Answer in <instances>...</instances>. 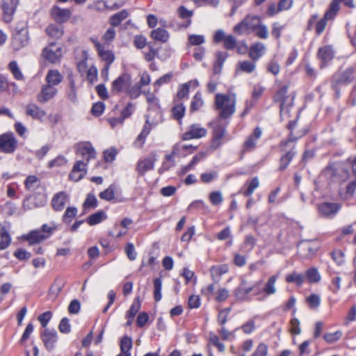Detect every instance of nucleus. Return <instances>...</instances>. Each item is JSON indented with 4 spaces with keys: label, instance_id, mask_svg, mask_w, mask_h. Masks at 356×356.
I'll return each mask as SVG.
<instances>
[{
    "label": "nucleus",
    "instance_id": "obj_50",
    "mask_svg": "<svg viewBox=\"0 0 356 356\" xmlns=\"http://www.w3.org/2000/svg\"><path fill=\"white\" fill-rule=\"evenodd\" d=\"M140 300L139 297H136L132 305H131L129 311L127 312L126 316L135 317L136 314L138 312L140 309Z\"/></svg>",
    "mask_w": 356,
    "mask_h": 356
},
{
    "label": "nucleus",
    "instance_id": "obj_35",
    "mask_svg": "<svg viewBox=\"0 0 356 356\" xmlns=\"http://www.w3.org/2000/svg\"><path fill=\"white\" fill-rule=\"evenodd\" d=\"M333 180L334 181H344L349 177V172L342 166H339L333 170Z\"/></svg>",
    "mask_w": 356,
    "mask_h": 356
},
{
    "label": "nucleus",
    "instance_id": "obj_43",
    "mask_svg": "<svg viewBox=\"0 0 356 356\" xmlns=\"http://www.w3.org/2000/svg\"><path fill=\"white\" fill-rule=\"evenodd\" d=\"M47 33L54 38H60L63 35V30L61 26L51 24L46 29Z\"/></svg>",
    "mask_w": 356,
    "mask_h": 356
},
{
    "label": "nucleus",
    "instance_id": "obj_48",
    "mask_svg": "<svg viewBox=\"0 0 356 356\" xmlns=\"http://www.w3.org/2000/svg\"><path fill=\"white\" fill-rule=\"evenodd\" d=\"M306 277L309 282L316 283L321 280V275L316 268H312L307 270Z\"/></svg>",
    "mask_w": 356,
    "mask_h": 356
},
{
    "label": "nucleus",
    "instance_id": "obj_16",
    "mask_svg": "<svg viewBox=\"0 0 356 356\" xmlns=\"http://www.w3.org/2000/svg\"><path fill=\"white\" fill-rule=\"evenodd\" d=\"M95 47L98 52L99 56L106 62V65H111L115 60V55L113 52L108 50L106 47L99 42L98 41H94Z\"/></svg>",
    "mask_w": 356,
    "mask_h": 356
},
{
    "label": "nucleus",
    "instance_id": "obj_4",
    "mask_svg": "<svg viewBox=\"0 0 356 356\" xmlns=\"http://www.w3.org/2000/svg\"><path fill=\"white\" fill-rule=\"evenodd\" d=\"M18 141L12 132L0 136V150L6 154H13L17 148Z\"/></svg>",
    "mask_w": 356,
    "mask_h": 356
},
{
    "label": "nucleus",
    "instance_id": "obj_27",
    "mask_svg": "<svg viewBox=\"0 0 356 356\" xmlns=\"http://www.w3.org/2000/svg\"><path fill=\"white\" fill-rule=\"evenodd\" d=\"M25 240L29 242V245L39 243L49 237L42 234L40 230H33L29 232L27 235L23 236Z\"/></svg>",
    "mask_w": 356,
    "mask_h": 356
},
{
    "label": "nucleus",
    "instance_id": "obj_51",
    "mask_svg": "<svg viewBox=\"0 0 356 356\" xmlns=\"http://www.w3.org/2000/svg\"><path fill=\"white\" fill-rule=\"evenodd\" d=\"M162 281L160 277H157L154 280V298L156 301H160L161 296Z\"/></svg>",
    "mask_w": 356,
    "mask_h": 356
},
{
    "label": "nucleus",
    "instance_id": "obj_47",
    "mask_svg": "<svg viewBox=\"0 0 356 356\" xmlns=\"http://www.w3.org/2000/svg\"><path fill=\"white\" fill-rule=\"evenodd\" d=\"M277 279V275H273L268 279L266 284L264 288V291L267 295H272L276 292L275 282Z\"/></svg>",
    "mask_w": 356,
    "mask_h": 356
},
{
    "label": "nucleus",
    "instance_id": "obj_12",
    "mask_svg": "<svg viewBox=\"0 0 356 356\" xmlns=\"http://www.w3.org/2000/svg\"><path fill=\"white\" fill-rule=\"evenodd\" d=\"M58 90L50 85L44 84L42 86L40 92L37 95V100L40 104H46L52 99L57 94Z\"/></svg>",
    "mask_w": 356,
    "mask_h": 356
},
{
    "label": "nucleus",
    "instance_id": "obj_23",
    "mask_svg": "<svg viewBox=\"0 0 356 356\" xmlns=\"http://www.w3.org/2000/svg\"><path fill=\"white\" fill-rule=\"evenodd\" d=\"M26 114L35 120H42L46 112L35 104H29L26 107Z\"/></svg>",
    "mask_w": 356,
    "mask_h": 356
},
{
    "label": "nucleus",
    "instance_id": "obj_46",
    "mask_svg": "<svg viewBox=\"0 0 356 356\" xmlns=\"http://www.w3.org/2000/svg\"><path fill=\"white\" fill-rule=\"evenodd\" d=\"M186 108L182 103L175 105L172 108V114L173 118L180 122L185 114Z\"/></svg>",
    "mask_w": 356,
    "mask_h": 356
},
{
    "label": "nucleus",
    "instance_id": "obj_21",
    "mask_svg": "<svg viewBox=\"0 0 356 356\" xmlns=\"http://www.w3.org/2000/svg\"><path fill=\"white\" fill-rule=\"evenodd\" d=\"M298 252L304 258L313 256L318 250V247L314 245L310 241H302L298 246Z\"/></svg>",
    "mask_w": 356,
    "mask_h": 356
},
{
    "label": "nucleus",
    "instance_id": "obj_41",
    "mask_svg": "<svg viewBox=\"0 0 356 356\" xmlns=\"http://www.w3.org/2000/svg\"><path fill=\"white\" fill-rule=\"evenodd\" d=\"M178 14L181 19H186V22L182 26L188 27L191 23L190 18L193 15V12L182 6L178 8Z\"/></svg>",
    "mask_w": 356,
    "mask_h": 356
},
{
    "label": "nucleus",
    "instance_id": "obj_61",
    "mask_svg": "<svg viewBox=\"0 0 356 356\" xmlns=\"http://www.w3.org/2000/svg\"><path fill=\"white\" fill-rule=\"evenodd\" d=\"M188 42L191 45L199 46L205 42V38L202 35H189Z\"/></svg>",
    "mask_w": 356,
    "mask_h": 356
},
{
    "label": "nucleus",
    "instance_id": "obj_20",
    "mask_svg": "<svg viewBox=\"0 0 356 356\" xmlns=\"http://www.w3.org/2000/svg\"><path fill=\"white\" fill-rule=\"evenodd\" d=\"M86 165L87 164L82 161H76L70 173V179L74 181L81 180L86 174Z\"/></svg>",
    "mask_w": 356,
    "mask_h": 356
},
{
    "label": "nucleus",
    "instance_id": "obj_22",
    "mask_svg": "<svg viewBox=\"0 0 356 356\" xmlns=\"http://www.w3.org/2000/svg\"><path fill=\"white\" fill-rule=\"evenodd\" d=\"M225 133L226 128L225 126L218 124L213 127L211 143V147L213 149H217L222 145V139L225 136Z\"/></svg>",
    "mask_w": 356,
    "mask_h": 356
},
{
    "label": "nucleus",
    "instance_id": "obj_9",
    "mask_svg": "<svg viewBox=\"0 0 356 356\" xmlns=\"http://www.w3.org/2000/svg\"><path fill=\"white\" fill-rule=\"evenodd\" d=\"M76 152L88 162L96 156V152L90 142H82L75 145Z\"/></svg>",
    "mask_w": 356,
    "mask_h": 356
},
{
    "label": "nucleus",
    "instance_id": "obj_54",
    "mask_svg": "<svg viewBox=\"0 0 356 356\" xmlns=\"http://www.w3.org/2000/svg\"><path fill=\"white\" fill-rule=\"evenodd\" d=\"M132 347V340L129 337H124L120 341V351L130 353Z\"/></svg>",
    "mask_w": 356,
    "mask_h": 356
},
{
    "label": "nucleus",
    "instance_id": "obj_63",
    "mask_svg": "<svg viewBox=\"0 0 356 356\" xmlns=\"http://www.w3.org/2000/svg\"><path fill=\"white\" fill-rule=\"evenodd\" d=\"M87 81L93 83L97 80V69L95 65H92L87 71Z\"/></svg>",
    "mask_w": 356,
    "mask_h": 356
},
{
    "label": "nucleus",
    "instance_id": "obj_34",
    "mask_svg": "<svg viewBox=\"0 0 356 356\" xmlns=\"http://www.w3.org/2000/svg\"><path fill=\"white\" fill-rule=\"evenodd\" d=\"M129 17V13L126 10H122L120 12L113 15L109 18V24L113 26H118L120 23Z\"/></svg>",
    "mask_w": 356,
    "mask_h": 356
},
{
    "label": "nucleus",
    "instance_id": "obj_36",
    "mask_svg": "<svg viewBox=\"0 0 356 356\" xmlns=\"http://www.w3.org/2000/svg\"><path fill=\"white\" fill-rule=\"evenodd\" d=\"M40 179L35 175L28 176L24 181V186L27 191H33L40 186Z\"/></svg>",
    "mask_w": 356,
    "mask_h": 356
},
{
    "label": "nucleus",
    "instance_id": "obj_62",
    "mask_svg": "<svg viewBox=\"0 0 356 356\" xmlns=\"http://www.w3.org/2000/svg\"><path fill=\"white\" fill-rule=\"evenodd\" d=\"M144 95L146 96L147 102L151 108H159V99L153 94L150 92H144Z\"/></svg>",
    "mask_w": 356,
    "mask_h": 356
},
{
    "label": "nucleus",
    "instance_id": "obj_8",
    "mask_svg": "<svg viewBox=\"0 0 356 356\" xmlns=\"http://www.w3.org/2000/svg\"><path fill=\"white\" fill-rule=\"evenodd\" d=\"M42 56L51 63H57L62 56L61 47L51 42L49 47L44 49Z\"/></svg>",
    "mask_w": 356,
    "mask_h": 356
},
{
    "label": "nucleus",
    "instance_id": "obj_53",
    "mask_svg": "<svg viewBox=\"0 0 356 356\" xmlns=\"http://www.w3.org/2000/svg\"><path fill=\"white\" fill-rule=\"evenodd\" d=\"M9 70L17 80H22L24 76L21 72L16 61H11L9 63Z\"/></svg>",
    "mask_w": 356,
    "mask_h": 356
},
{
    "label": "nucleus",
    "instance_id": "obj_49",
    "mask_svg": "<svg viewBox=\"0 0 356 356\" xmlns=\"http://www.w3.org/2000/svg\"><path fill=\"white\" fill-rule=\"evenodd\" d=\"M115 187L114 185H111L104 191L101 192L99 195V197L102 200L111 201L114 199Z\"/></svg>",
    "mask_w": 356,
    "mask_h": 356
},
{
    "label": "nucleus",
    "instance_id": "obj_24",
    "mask_svg": "<svg viewBox=\"0 0 356 356\" xmlns=\"http://www.w3.org/2000/svg\"><path fill=\"white\" fill-rule=\"evenodd\" d=\"M288 88V85L281 86L274 96L275 101L280 104L281 111L283 110L285 105L289 106L291 104V103H286L289 98V96H287Z\"/></svg>",
    "mask_w": 356,
    "mask_h": 356
},
{
    "label": "nucleus",
    "instance_id": "obj_19",
    "mask_svg": "<svg viewBox=\"0 0 356 356\" xmlns=\"http://www.w3.org/2000/svg\"><path fill=\"white\" fill-rule=\"evenodd\" d=\"M262 131L259 127L254 129L252 134L248 136L244 142L243 152H250L255 149L257 140L261 138Z\"/></svg>",
    "mask_w": 356,
    "mask_h": 356
},
{
    "label": "nucleus",
    "instance_id": "obj_56",
    "mask_svg": "<svg viewBox=\"0 0 356 356\" xmlns=\"http://www.w3.org/2000/svg\"><path fill=\"white\" fill-rule=\"evenodd\" d=\"M238 42L235 37L228 35L223 43L224 48L227 50H233L236 48Z\"/></svg>",
    "mask_w": 356,
    "mask_h": 356
},
{
    "label": "nucleus",
    "instance_id": "obj_59",
    "mask_svg": "<svg viewBox=\"0 0 356 356\" xmlns=\"http://www.w3.org/2000/svg\"><path fill=\"white\" fill-rule=\"evenodd\" d=\"M342 336V333L340 331H337L332 333H326L324 334L323 338L327 343H332L338 341Z\"/></svg>",
    "mask_w": 356,
    "mask_h": 356
},
{
    "label": "nucleus",
    "instance_id": "obj_44",
    "mask_svg": "<svg viewBox=\"0 0 356 356\" xmlns=\"http://www.w3.org/2000/svg\"><path fill=\"white\" fill-rule=\"evenodd\" d=\"M203 104L204 101L202 98V95L200 92H197L192 99L190 110L191 112L196 111L199 110Z\"/></svg>",
    "mask_w": 356,
    "mask_h": 356
},
{
    "label": "nucleus",
    "instance_id": "obj_17",
    "mask_svg": "<svg viewBox=\"0 0 356 356\" xmlns=\"http://www.w3.org/2000/svg\"><path fill=\"white\" fill-rule=\"evenodd\" d=\"M280 148L282 154L280 159V166L278 170L280 171H283L288 167V165L291 163V160L296 154V151L295 149L294 145L292 147H291L289 150H287L286 147Z\"/></svg>",
    "mask_w": 356,
    "mask_h": 356
},
{
    "label": "nucleus",
    "instance_id": "obj_10",
    "mask_svg": "<svg viewBox=\"0 0 356 356\" xmlns=\"http://www.w3.org/2000/svg\"><path fill=\"white\" fill-rule=\"evenodd\" d=\"M318 58L321 60L320 67L324 68L334 57V51L330 45L320 47L317 53Z\"/></svg>",
    "mask_w": 356,
    "mask_h": 356
},
{
    "label": "nucleus",
    "instance_id": "obj_38",
    "mask_svg": "<svg viewBox=\"0 0 356 356\" xmlns=\"http://www.w3.org/2000/svg\"><path fill=\"white\" fill-rule=\"evenodd\" d=\"M307 130L305 129L301 131L300 134L295 135L293 131H291L288 136V138L280 142V147L286 148L290 143L297 141L299 138L305 136L307 134Z\"/></svg>",
    "mask_w": 356,
    "mask_h": 356
},
{
    "label": "nucleus",
    "instance_id": "obj_18",
    "mask_svg": "<svg viewBox=\"0 0 356 356\" xmlns=\"http://www.w3.org/2000/svg\"><path fill=\"white\" fill-rule=\"evenodd\" d=\"M71 15L72 11L69 8H61L57 6H54L51 10V17L58 23L67 22L70 18Z\"/></svg>",
    "mask_w": 356,
    "mask_h": 356
},
{
    "label": "nucleus",
    "instance_id": "obj_32",
    "mask_svg": "<svg viewBox=\"0 0 356 356\" xmlns=\"http://www.w3.org/2000/svg\"><path fill=\"white\" fill-rule=\"evenodd\" d=\"M0 250L6 249L11 243L12 239L5 226H1L0 229Z\"/></svg>",
    "mask_w": 356,
    "mask_h": 356
},
{
    "label": "nucleus",
    "instance_id": "obj_15",
    "mask_svg": "<svg viewBox=\"0 0 356 356\" xmlns=\"http://www.w3.org/2000/svg\"><path fill=\"white\" fill-rule=\"evenodd\" d=\"M70 201V196L64 191L56 193L51 200V207L55 211H61Z\"/></svg>",
    "mask_w": 356,
    "mask_h": 356
},
{
    "label": "nucleus",
    "instance_id": "obj_33",
    "mask_svg": "<svg viewBox=\"0 0 356 356\" xmlns=\"http://www.w3.org/2000/svg\"><path fill=\"white\" fill-rule=\"evenodd\" d=\"M150 36L155 40L166 42L169 39L170 35L165 29L158 28L152 31Z\"/></svg>",
    "mask_w": 356,
    "mask_h": 356
},
{
    "label": "nucleus",
    "instance_id": "obj_5",
    "mask_svg": "<svg viewBox=\"0 0 356 356\" xmlns=\"http://www.w3.org/2000/svg\"><path fill=\"white\" fill-rule=\"evenodd\" d=\"M341 204L336 202H323L318 205L319 214L324 218H333L341 209Z\"/></svg>",
    "mask_w": 356,
    "mask_h": 356
},
{
    "label": "nucleus",
    "instance_id": "obj_58",
    "mask_svg": "<svg viewBox=\"0 0 356 356\" xmlns=\"http://www.w3.org/2000/svg\"><path fill=\"white\" fill-rule=\"evenodd\" d=\"M331 281L333 284V287H330V290L334 293H337L341 289V279L339 276L334 275V273H330Z\"/></svg>",
    "mask_w": 356,
    "mask_h": 356
},
{
    "label": "nucleus",
    "instance_id": "obj_42",
    "mask_svg": "<svg viewBox=\"0 0 356 356\" xmlns=\"http://www.w3.org/2000/svg\"><path fill=\"white\" fill-rule=\"evenodd\" d=\"M305 280V275L301 273H293L286 277V281L289 283H296L298 286H301Z\"/></svg>",
    "mask_w": 356,
    "mask_h": 356
},
{
    "label": "nucleus",
    "instance_id": "obj_30",
    "mask_svg": "<svg viewBox=\"0 0 356 356\" xmlns=\"http://www.w3.org/2000/svg\"><path fill=\"white\" fill-rule=\"evenodd\" d=\"M259 178L257 177H254L252 179L246 181L244 185L245 189L243 191H241V193L245 197H250L252 195L254 190L259 187Z\"/></svg>",
    "mask_w": 356,
    "mask_h": 356
},
{
    "label": "nucleus",
    "instance_id": "obj_13",
    "mask_svg": "<svg viewBox=\"0 0 356 356\" xmlns=\"http://www.w3.org/2000/svg\"><path fill=\"white\" fill-rule=\"evenodd\" d=\"M42 340L49 351L54 349L58 340L57 332L53 329H45L41 334Z\"/></svg>",
    "mask_w": 356,
    "mask_h": 356
},
{
    "label": "nucleus",
    "instance_id": "obj_57",
    "mask_svg": "<svg viewBox=\"0 0 356 356\" xmlns=\"http://www.w3.org/2000/svg\"><path fill=\"white\" fill-rule=\"evenodd\" d=\"M209 198L211 204L215 206L220 204L223 201L222 193L220 191L211 192Z\"/></svg>",
    "mask_w": 356,
    "mask_h": 356
},
{
    "label": "nucleus",
    "instance_id": "obj_45",
    "mask_svg": "<svg viewBox=\"0 0 356 356\" xmlns=\"http://www.w3.org/2000/svg\"><path fill=\"white\" fill-rule=\"evenodd\" d=\"M227 271L228 267L226 265L213 266L210 269L211 275L213 280L219 278Z\"/></svg>",
    "mask_w": 356,
    "mask_h": 356
},
{
    "label": "nucleus",
    "instance_id": "obj_1",
    "mask_svg": "<svg viewBox=\"0 0 356 356\" xmlns=\"http://www.w3.org/2000/svg\"><path fill=\"white\" fill-rule=\"evenodd\" d=\"M356 80V67L353 66L344 69H339L331 79V87L335 92V97L339 98L341 95L340 88L342 85H349Z\"/></svg>",
    "mask_w": 356,
    "mask_h": 356
},
{
    "label": "nucleus",
    "instance_id": "obj_60",
    "mask_svg": "<svg viewBox=\"0 0 356 356\" xmlns=\"http://www.w3.org/2000/svg\"><path fill=\"white\" fill-rule=\"evenodd\" d=\"M59 331L64 334H67L71 331V325L70 324V320L65 317L63 318L58 325Z\"/></svg>",
    "mask_w": 356,
    "mask_h": 356
},
{
    "label": "nucleus",
    "instance_id": "obj_11",
    "mask_svg": "<svg viewBox=\"0 0 356 356\" xmlns=\"http://www.w3.org/2000/svg\"><path fill=\"white\" fill-rule=\"evenodd\" d=\"M19 0H2L1 7L6 22L9 23L12 21Z\"/></svg>",
    "mask_w": 356,
    "mask_h": 356
},
{
    "label": "nucleus",
    "instance_id": "obj_28",
    "mask_svg": "<svg viewBox=\"0 0 356 356\" xmlns=\"http://www.w3.org/2000/svg\"><path fill=\"white\" fill-rule=\"evenodd\" d=\"M228 53L225 51H217L216 54V61L213 64V71L215 74H218L221 72L223 64L227 57Z\"/></svg>",
    "mask_w": 356,
    "mask_h": 356
},
{
    "label": "nucleus",
    "instance_id": "obj_6",
    "mask_svg": "<svg viewBox=\"0 0 356 356\" xmlns=\"http://www.w3.org/2000/svg\"><path fill=\"white\" fill-rule=\"evenodd\" d=\"M131 83V76L128 74H122L112 82L111 91L113 94H118L127 90Z\"/></svg>",
    "mask_w": 356,
    "mask_h": 356
},
{
    "label": "nucleus",
    "instance_id": "obj_37",
    "mask_svg": "<svg viewBox=\"0 0 356 356\" xmlns=\"http://www.w3.org/2000/svg\"><path fill=\"white\" fill-rule=\"evenodd\" d=\"M246 26L248 29L254 31L261 24V17L258 15H248L244 18Z\"/></svg>",
    "mask_w": 356,
    "mask_h": 356
},
{
    "label": "nucleus",
    "instance_id": "obj_29",
    "mask_svg": "<svg viewBox=\"0 0 356 356\" xmlns=\"http://www.w3.org/2000/svg\"><path fill=\"white\" fill-rule=\"evenodd\" d=\"M151 131V125L149 124V120H147L140 134L136 138L134 145L138 147H141L146 140L147 136L149 134Z\"/></svg>",
    "mask_w": 356,
    "mask_h": 356
},
{
    "label": "nucleus",
    "instance_id": "obj_7",
    "mask_svg": "<svg viewBox=\"0 0 356 356\" xmlns=\"http://www.w3.org/2000/svg\"><path fill=\"white\" fill-rule=\"evenodd\" d=\"M207 134V130L198 124H193L188 127L187 131L181 135L183 140L191 139H198L204 137Z\"/></svg>",
    "mask_w": 356,
    "mask_h": 356
},
{
    "label": "nucleus",
    "instance_id": "obj_2",
    "mask_svg": "<svg viewBox=\"0 0 356 356\" xmlns=\"http://www.w3.org/2000/svg\"><path fill=\"white\" fill-rule=\"evenodd\" d=\"M236 97L234 93L222 94L217 93L215 96V109L218 111L220 118H230L235 112Z\"/></svg>",
    "mask_w": 356,
    "mask_h": 356
},
{
    "label": "nucleus",
    "instance_id": "obj_3",
    "mask_svg": "<svg viewBox=\"0 0 356 356\" xmlns=\"http://www.w3.org/2000/svg\"><path fill=\"white\" fill-rule=\"evenodd\" d=\"M29 42V32L26 24H18L13 36V45L15 49H19Z\"/></svg>",
    "mask_w": 356,
    "mask_h": 356
},
{
    "label": "nucleus",
    "instance_id": "obj_31",
    "mask_svg": "<svg viewBox=\"0 0 356 356\" xmlns=\"http://www.w3.org/2000/svg\"><path fill=\"white\" fill-rule=\"evenodd\" d=\"M106 218H107L106 213L104 211L100 210V211H98L96 213L89 216L87 218L86 221L90 226H93V225L100 223L101 222L106 220Z\"/></svg>",
    "mask_w": 356,
    "mask_h": 356
},
{
    "label": "nucleus",
    "instance_id": "obj_52",
    "mask_svg": "<svg viewBox=\"0 0 356 356\" xmlns=\"http://www.w3.org/2000/svg\"><path fill=\"white\" fill-rule=\"evenodd\" d=\"M131 99H136L141 94V84L136 83L133 86H129L126 92Z\"/></svg>",
    "mask_w": 356,
    "mask_h": 356
},
{
    "label": "nucleus",
    "instance_id": "obj_39",
    "mask_svg": "<svg viewBox=\"0 0 356 356\" xmlns=\"http://www.w3.org/2000/svg\"><path fill=\"white\" fill-rule=\"evenodd\" d=\"M78 213V209L75 207H68L63 217L62 220L66 224H70L72 220L76 216Z\"/></svg>",
    "mask_w": 356,
    "mask_h": 356
},
{
    "label": "nucleus",
    "instance_id": "obj_14",
    "mask_svg": "<svg viewBox=\"0 0 356 356\" xmlns=\"http://www.w3.org/2000/svg\"><path fill=\"white\" fill-rule=\"evenodd\" d=\"M156 161V156L154 154H151L148 156L138 161L136 170L140 175H144L145 173L154 168Z\"/></svg>",
    "mask_w": 356,
    "mask_h": 356
},
{
    "label": "nucleus",
    "instance_id": "obj_55",
    "mask_svg": "<svg viewBox=\"0 0 356 356\" xmlns=\"http://www.w3.org/2000/svg\"><path fill=\"white\" fill-rule=\"evenodd\" d=\"M253 31H254L255 35L261 39H266L268 37V28L262 23Z\"/></svg>",
    "mask_w": 356,
    "mask_h": 356
},
{
    "label": "nucleus",
    "instance_id": "obj_64",
    "mask_svg": "<svg viewBox=\"0 0 356 356\" xmlns=\"http://www.w3.org/2000/svg\"><path fill=\"white\" fill-rule=\"evenodd\" d=\"M115 35L116 33L115 29L112 27L108 28L105 32L104 35H103L102 40L106 44H109L113 42V40L115 38Z\"/></svg>",
    "mask_w": 356,
    "mask_h": 356
},
{
    "label": "nucleus",
    "instance_id": "obj_40",
    "mask_svg": "<svg viewBox=\"0 0 356 356\" xmlns=\"http://www.w3.org/2000/svg\"><path fill=\"white\" fill-rule=\"evenodd\" d=\"M256 61L243 60L238 63V69L241 71L250 74L254 71L256 68Z\"/></svg>",
    "mask_w": 356,
    "mask_h": 356
},
{
    "label": "nucleus",
    "instance_id": "obj_25",
    "mask_svg": "<svg viewBox=\"0 0 356 356\" xmlns=\"http://www.w3.org/2000/svg\"><path fill=\"white\" fill-rule=\"evenodd\" d=\"M63 79L62 74L57 70H50L48 71L45 81L46 84L50 85L51 86L55 87L59 85Z\"/></svg>",
    "mask_w": 356,
    "mask_h": 356
},
{
    "label": "nucleus",
    "instance_id": "obj_26",
    "mask_svg": "<svg viewBox=\"0 0 356 356\" xmlns=\"http://www.w3.org/2000/svg\"><path fill=\"white\" fill-rule=\"evenodd\" d=\"M265 49H266V47L263 43L257 42L250 47V48L248 51L249 57L253 61H257L264 54Z\"/></svg>",
    "mask_w": 356,
    "mask_h": 356
}]
</instances>
